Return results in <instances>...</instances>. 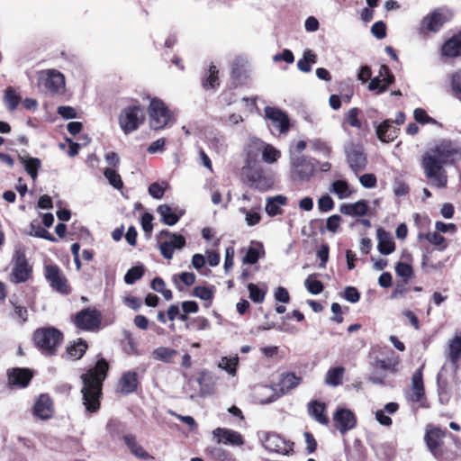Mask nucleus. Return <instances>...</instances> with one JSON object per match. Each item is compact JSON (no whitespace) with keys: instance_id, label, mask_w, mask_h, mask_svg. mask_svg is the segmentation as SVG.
I'll return each instance as SVG.
<instances>
[{"instance_id":"nucleus-1","label":"nucleus","mask_w":461,"mask_h":461,"mask_svg":"<svg viewBox=\"0 0 461 461\" xmlns=\"http://www.w3.org/2000/svg\"><path fill=\"white\" fill-rule=\"evenodd\" d=\"M459 160H461V146L450 140L443 139L423 153L420 167L430 185L443 189L448 183L445 166L456 165Z\"/></svg>"},{"instance_id":"nucleus-2","label":"nucleus","mask_w":461,"mask_h":461,"mask_svg":"<svg viewBox=\"0 0 461 461\" xmlns=\"http://www.w3.org/2000/svg\"><path fill=\"white\" fill-rule=\"evenodd\" d=\"M424 441L429 451L438 461H456L461 456V438L446 428L428 424Z\"/></svg>"},{"instance_id":"nucleus-3","label":"nucleus","mask_w":461,"mask_h":461,"mask_svg":"<svg viewBox=\"0 0 461 461\" xmlns=\"http://www.w3.org/2000/svg\"><path fill=\"white\" fill-rule=\"evenodd\" d=\"M109 364L104 357L98 359L95 365L82 374L83 387L81 390L83 403L89 412H96L101 406L103 384L108 375Z\"/></svg>"},{"instance_id":"nucleus-4","label":"nucleus","mask_w":461,"mask_h":461,"mask_svg":"<svg viewBox=\"0 0 461 461\" xmlns=\"http://www.w3.org/2000/svg\"><path fill=\"white\" fill-rule=\"evenodd\" d=\"M240 180L249 187L265 192L274 185V176L257 159V154H247L245 164L240 172Z\"/></svg>"},{"instance_id":"nucleus-5","label":"nucleus","mask_w":461,"mask_h":461,"mask_svg":"<svg viewBox=\"0 0 461 461\" xmlns=\"http://www.w3.org/2000/svg\"><path fill=\"white\" fill-rule=\"evenodd\" d=\"M64 339L63 333L55 327H41L34 330L32 341L35 347L46 356H55Z\"/></svg>"},{"instance_id":"nucleus-6","label":"nucleus","mask_w":461,"mask_h":461,"mask_svg":"<svg viewBox=\"0 0 461 461\" xmlns=\"http://www.w3.org/2000/svg\"><path fill=\"white\" fill-rule=\"evenodd\" d=\"M12 272L9 281L13 284L25 283L32 278V267L28 263L24 249H17L12 257Z\"/></svg>"},{"instance_id":"nucleus-7","label":"nucleus","mask_w":461,"mask_h":461,"mask_svg":"<svg viewBox=\"0 0 461 461\" xmlns=\"http://www.w3.org/2000/svg\"><path fill=\"white\" fill-rule=\"evenodd\" d=\"M148 113L149 115V126L155 131L166 128L172 120V113L167 104L158 97L150 100Z\"/></svg>"},{"instance_id":"nucleus-8","label":"nucleus","mask_w":461,"mask_h":461,"mask_svg":"<svg viewBox=\"0 0 461 461\" xmlns=\"http://www.w3.org/2000/svg\"><path fill=\"white\" fill-rule=\"evenodd\" d=\"M145 120L143 109L140 105H129L119 115V124L125 134L136 131Z\"/></svg>"},{"instance_id":"nucleus-9","label":"nucleus","mask_w":461,"mask_h":461,"mask_svg":"<svg viewBox=\"0 0 461 461\" xmlns=\"http://www.w3.org/2000/svg\"><path fill=\"white\" fill-rule=\"evenodd\" d=\"M44 276L50 287L56 292L63 295H68L72 292L68 278L61 268L55 264H48L44 266Z\"/></svg>"},{"instance_id":"nucleus-10","label":"nucleus","mask_w":461,"mask_h":461,"mask_svg":"<svg viewBox=\"0 0 461 461\" xmlns=\"http://www.w3.org/2000/svg\"><path fill=\"white\" fill-rule=\"evenodd\" d=\"M38 85L52 95L60 94L65 89V77L56 69L41 70L39 72Z\"/></svg>"},{"instance_id":"nucleus-11","label":"nucleus","mask_w":461,"mask_h":461,"mask_svg":"<svg viewBox=\"0 0 461 461\" xmlns=\"http://www.w3.org/2000/svg\"><path fill=\"white\" fill-rule=\"evenodd\" d=\"M158 240L160 253L167 259L173 258L176 249H180L185 246V239L184 236L172 233L167 230H161L158 235Z\"/></svg>"},{"instance_id":"nucleus-12","label":"nucleus","mask_w":461,"mask_h":461,"mask_svg":"<svg viewBox=\"0 0 461 461\" xmlns=\"http://www.w3.org/2000/svg\"><path fill=\"white\" fill-rule=\"evenodd\" d=\"M102 321V313L95 307H87L78 312L74 317L75 325L86 331H93L99 329Z\"/></svg>"},{"instance_id":"nucleus-13","label":"nucleus","mask_w":461,"mask_h":461,"mask_svg":"<svg viewBox=\"0 0 461 461\" xmlns=\"http://www.w3.org/2000/svg\"><path fill=\"white\" fill-rule=\"evenodd\" d=\"M423 369L424 364L412 374L410 390L406 393V398L408 401L420 403V407L425 408L428 405L425 404L426 392L423 381Z\"/></svg>"},{"instance_id":"nucleus-14","label":"nucleus","mask_w":461,"mask_h":461,"mask_svg":"<svg viewBox=\"0 0 461 461\" xmlns=\"http://www.w3.org/2000/svg\"><path fill=\"white\" fill-rule=\"evenodd\" d=\"M260 152L262 153V159L267 164L276 162L281 157L280 151L272 145L267 144L259 139L250 140L247 154H257V159H258Z\"/></svg>"},{"instance_id":"nucleus-15","label":"nucleus","mask_w":461,"mask_h":461,"mask_svg":"<svg viewBox=\"0 0 461 461\" xmlns=\"http://www.w3.org/2000/svg\"><path fill=\"white\" fill-rule=\"evenodd\" d=\"M448 20L449 17L442 10L436 9L423 17L420 24V32L422 34L438 32Z\"/></svg>"},{"instance_id":"nucleus-16","label":"nucleus","mask_w":461,"mask_h":461,"mask_svg":"<svg viewBox=\"0 0 461 461\" xmlns=\"http://www.w3.org/2000/svg\"><path fill=\"white\" fill-rule=\"evenodd\" d=\"M345 151L349 167L355 173L362 171L366 168L367 158L362 145L350 143L346 147Z\"/></svg>"},{"instance_id":"nucleus-17","label":"nucleus","mask_w":461,"mask_h":461,"mask_svg":"<svg viewBox=\"0 0 461 461\" xmlns=\"http://www.w3.org/2000/svg\"><path fill=\"white\" fill-rule=\"evenodd\" d=\"M33 377V372L29 368L14 367L7 370V385L10 389L26 388Z\"/></svg>"},{"instance_id":"nucleus-18","label":"nucleus","mask_w":461,"mask_h":461,"mask_svg":"<svg viewBox=\"0 0 461 461\" xmlns=\"http://www.w3.org/2000/svg\"><path fill=\"white\" fill-rule=\"evenodd\" d=\"M334 426L344 434L347 431L355 428L357 424V418L353 411L345 408H339L333 415Z\"/></svg>"},{"instance_id":"nucleus-19","label":"nucleus","mask_w":461,"mask_h":461,"mask_svg":"<svg viewBox=\"0 0 461 461\" xmlns=\"http://www.w3.org/2000/svg\"><path fill=\"white\" fill-rule=\"evenodd\" d=\"M54 412L53 401L47 393L41 394L34 403L32 413L35 417L47 420Z\"/></svg>"},{"instance_id":"nucleus-20","label":"nucleus","mask_w":461,"mask_h":461,"mask_svg":"<svg viewBox=\"0 0 461 461\" xmlns=\"http://www.w3.org/2000/svg\"><path fill=\"white\" fill-rule=\"evenodd\" d=\"M266 116L269 119L280 133H286L290 130V120L288 115L279 108L266 107Z\"/></svg>"},{"instance_id":"nucleus-21","label":"nucleus","mask_w":461,"mask_h":461,"mask_svg":"<svg viewBox=\"0 0 461 461\" xmlns=\"http://www.w3.org/2000/svg\"><path fill=\"white\" fill-rule=\"evenodd\" d=\"M315 171L314 165L305 157H296L293 160V176L299 180H309Z\"/></svg>"},{"instance_id":"nucleus-22","label":"nucleus","mask_w":461,"mask_h":461,"mask_svg":"<svg viewBox=\"0 0 461 461\" xmlns=\"http://www.w3.org/2000/svg\"><path fill=\"white\" fill-rule=\"evenodd\" d=\"M139 385L138 374L135 371H128L122 374L117 384V392L123 395L134 393Z\"/></svg>"},{"instance_id":"nucleus-23","label":"nucleus","mask_w":461,"mask_h":461,"mask_svg":"<svg viewBox=\"0 0 461 461\" xmlns=\"http://www.w3.org/2000/svg\"><path fill=\"white\" fill-rule=\"evenodd\" d=\"M440 50L441 55L446 58L455 59L461 57V30L447 39L442 44Z\"/></svg>"},{"instance_id":"nucleus-24","label":"nucleus","mask_w":461,"mask_h":461,"mask_svg":"<svg viewBox=\"0 0 461 461\" xmlns=\"http://www.w3.org/2000/svg\"><path fill=\"white\" fill-rule=\"evenodd\" d=\"M122 440L130 450V452L140 460H153L154 456L148 453L141 445L137 441V438L133 434H126L122 436Z\"/></svg>"},{"instance_id":"nucleus-25","label":"nucleus","mask_w":461,"mask_h":461,"mask_svg":"<svg viewBox=\"0 0 461 461\" xmlns=\"http://www.w3.org/2000/svg\"><path fill=\"white\" fill-rule=\"evenodd\" d=\"M393 120L386 119L376 128L377 138L385 143L393 141L399 134L400 129L393 126Z\"/></svg>"},{"instance_id":"nucleus-26","label":"nucleus","mask_w":461,"mask_h":461,"mask_svg":"<svg viewBox=\"0 0 461 461\" xmlns=\"http://www.w3.org/2000/svg\"><path fill=\"white\" fill-rule=\"evenodd\" d=\"M368 211L369 203L364 199L353 203H342L339 206V212L341 213L352 217H363L368 213Z\"/></svg>"},{"instance_id":"nucleus-27","label":"nucleus","mask_w":461,"mask_h":461,"mask_svg":"<svg viewBox=\"0 0 461 461\" xmlns=\"http://www.w3.org/2000/svg\"><path fill=\"white\" fill-rule=\"evenodd\" d=\"M326 409V404L319 400H312L307 405L309 415L322 425H328L330 422Z\"/></svg>"},{"instance_id":"nucleus-28","label":"nucleus","mask_w":461,"mask_h":461,"mask_svg":"<svg viewBox=\"0 0 461 461\" xmlns=\"http://www.w3.org/2000/svg\"><path fill=\"white\" fill-rule=\"evenodd\" d=\"M213 435L217 438L218 443L240 446L244 442L240 433L229 429L217 428L213 430Z\"/></svg>"},{"instance_id":"nucleus-29","label":"nucleus","mask_w":461,"mask_h":461,"mask_svg":"<svg viewBox=\"0 0 461 461\" xmlns=\"http://www.w3.org/2000/svg\"><path fill=\"white\" fill-rule=\"evenodd\" d=\"M376 234L378 240V251L383 255H389L393 253L395 250V243L391 234L383 228H378Z\"/></svg>"},{"instance_id":"nucleus-30","label":"nucleus","mask_w":461,"mask_h":461,"mask_svg":"<svg viewBox=\"0 0 461 461\" xmlns=\"http://www.w3.org/2000/svg\"><path fill=\"white\" fill-rule=\"evenodd\" d=\"M202 86L204 90H215L220 86L219 70L212 63L209 66L208 72L202 77Z\"/></svg>"},{"instance_id":"nucleus-31","label":"nucleus","mask_w":461,"mask_h":461,"mask_svg":"<svg viewBox=\"0 0 461 461\" xmlns=\"http://www.w3.org/2000/svg\"><path fill=\"white\" fill-rule=\"evenodd\" d=\"M423 239L429 241L431 245H434L438 251H444L448 247V241L447 239L437 230L420 233L419 240Z\"/></svg>"},{"instance_id":"nucleus-32","label":"nucleus","mask_w":461,"mask_h":461,"mask_svg":"<svg viewBox=\"0 0 461 461\" xmlns=\"http://www.w3.org/2000/svg\"><path fill=\"white\" fill-rule=\"evenodd\" d=\"M88 348L86 341L81 338L67 347V355L73 360L81 359Z\"/></svg>"},{"instance_id":"nucleus-33","label":"nucleus","mask_w":461,"mask_h":461,"mask_svg":"<svg viewBox=\"0 0 461 461\" xmlns=\"http://www.w3.org/2000/svg\"><path fill=\"white\" fill-rule=\"evenodd\" d=\"M301 382L302 377L297 376L293 372L282 374L279 382L280 390L282 391L283 393H287L288 392L298 386L301 384Z\"/></svg>"},{"instance_id":"nucleus-34","label":"nucleus","mask_w":461,"mask_h":461,"mask_svg":"<svg viewBox=\"0 0 461 461\" xmlns=\"http://www.w3.org/2000/svg\"><path fill=\"white\" fill-rule=\"evenodd\" d=\"M447 357L452 365L457 368L458 361L461 359V337L455 336L448 343Z\"/></svg>"},{"instance_id":"nucleus-35","label":"nucleus","mask_w":461,"mask_h":461,"mask_svg":"<svg viewBox=\"0 0 461 461\" xmlns=\"http://www.w3.org/2000/svg\"><path fill=\"white\" fill-rule=\"evenodd\" d=\"M345 372V367L341 366L330 367L326 373L325 383L334 387L342 384Z\"/></svg>"},{"instance_id":"nucleus-36","label":"nucleus","mask_w":461,"mask_h":461,"mask_svg":"<svg viewBox=\"0 0 461 461\" xmlns=\"http://www.w3.org/2000/svg\"><path fill=\"white\" fill-rule=\"evenodd\" d=\"M287 203V198L284 195H276L272 198H268L266 204V212L267 213L273 217L279 215L283 212L281 209V205H285Z\"/></svg>"},{"instance_id":"nucleus-37","label":"nucleus","mask_w":461,"mask_h":461,"mask_svg":"<svg viewBox=\"0 0 461 461\" xmlns=\"http://www.w3.org/2000/svg\"><path fill=\"white\" fill-rule=\"evenodd\" d=\"M19 160L22 164L24 165L25 171L27 174L35 180L38 176V171L41 167V161L38 158L32 157H21L19 156Z\"/></svg>"},{"instance_id":"nucleus-38","label":"nucleus","mask_w":461,"mask_h":461,"mask_svg":"<svg viewBox=\"0 0 461 461\" xmlns=\"http://www.w3.org/2000/svg\"><path fill=\"white\" fill-rule=\"evenodd\" d=\"M317 62V55L311 50L303 51V58L297 62V68L300 71L309 73L312 70V65Z\"/></svg>"},{"instance_id":"nucleus-39","label":"nucleus","mask_w":461,"mask_h":461,"mask_svg":"<svg viewBox=\"0 0 461 461\" xmlns=\"http://www.w3.org/2000/svg\"><path fill=\"white\" fill-rule=\"evenodd\" d=\"M176 355L177 351L176 349L167 347H158L152 351V357L155 360L165 363H171Z\"/></svg>"},{"instance_id":"nucleus-40","label":"nucleus","mask_w":461,"mask_h":461,"mask_svg":"<svg viewBox=\"0 0 461 461\" xmlns=\"http://www.w3.org/2000/svg\"><path fill=\"white\" fill-rule=\"evenodd\" d=\"M9 303L13 306L14 312L12 317L21 325L28 321V310L25 306L20 304L17 300L11 298Z\"/></svg>"},{"instance_id":"nucleus-41","label":"nucleus","mask_w":461,"mask_h":461,"mask_svg":"<svg viewBox=\"0 0 461 461\" xmlns=\"http://www.w3.org/2000/svg\"><path fill=\"white\" fill-rule=\"evenodd\" d=\"M195 275L191 272H182L180 274L174 275L172 281L177 290L183 291L184 287L181 285L183 283L186 286H191L195 283Z\"/></svg>"},{"instance_id":"nucleus-42","label":"nucleus","mask_w":461,"mask_h":461,"mask_svg":"<svg viewBox=\"0 0 461 461\" xmlns=\"http://www.w3.org/2000/svg\"><path fill=\"white\" fill-rule=\"evenodd\" d=\"M330 192L336 194L339 199H345L353 194L350 190L349 185L346 180H335L331 184Z\"/></svg>"},{"instance_id":"nucleus-43","label":"nucleus","mask_w":461,"mask_h":461,"mask_svg":"<svg viewBox=\"0 0 461 461\" xmlns=\"http://www.w3.org/2000/svg\"><path fill=\"white\" fill-rule=\"evenodd\" d=\"M158 212L161 215L162 221L169 226L175 225L180 217L172 211L171 207L167 204H162L158 207Z\"/></svg>"},{"instance_id":"nucleus-44","label":"nucleus","mask_w":461,"mask_h":461,"mask_svg":"<svg viewBox=\"0 0 461 461\" xmlns=\"http://www.w3.org/2000/svg\"><path fill=\"white\" fill-rule=\"evenodd\" d=\"M399 360L397 358L375 359L373 366L375 370L390 371L391 373H397Z\"/></svg>"},{"instance_id":"nucleus-45","label":"nucleus","mask_w":461,"mask_h":461,"mask_svg":"<svg viewBox=\"0 0 461 461\" xmlns=\"http://www.w3.org/2000/svg\"><path fill=\"white\" fill-rule=\"evenodd\" d=\"M104 175L108 180L109 184L115 189L121 190L123 187V182L121 176L113 167H107L104 171Z\"/></svg>"},{"instance_id":"nucleus-46","label":"nucleus","mask_w":461,"mask_h":461,"mask_svg":"<svg viewBox=\"0 0 461 461\" xmlns=\"http://www.w3.org/2000/svg\"><path fill=\"white\" fill-rule=\"evenodd\" d=\"M145 273V268L142 265L134 266L130 268L124 276V281L128 285H133L137 280L140 279Z\"/></svg>"},{"instance_id":"nucleus-47","label":"nucleus","mask_w":461,"mask_h":461,"mask_svg":"<svg viewBox=\"0 0 461 461\" xmlns=\"http://www.w3.org/2000/svg\"><path fill=\"white\" fill-rule=\"evenodd\" d=\"M339 96L345 102L349 103L353 95L354 87L347 81H340L338 83Z\"/></svg>"},{"instance_id":"nucleus-48","label":"nucleus","mask_w":461,"mask_h":461,"mask_svg":"<svg viewBox=\"0 0 461 461\" xmlns=\"http://www.w3.org/2000/svg\"><path fill=\"white\" fill-rule=\"evenodd\" d=\"M106 429L111 437L113 438L122 439V436H126L123 434L125 426L119 420H110L106 425Z\"/></svg>"},{"instance_id":"nucleus-49","label":"nucleus","mask_w":461,"mask_h":461,"mask_svg":"<svg viewBox=\"0 0 461 461\" xmlns=\"http://www.w3.org/2000/svg\"><path fill=\"white\" fill-rule=\"evenodd\" d=\"M395 273L398 276L402 277L403 280H410L414 276L413 268L408 262L396 263Z\"/></svg>"},{"instance_id":"nucleus-50","label":"nucleus","mask_w":461,"mask_h":461,"mask_svg":"<svg viewBox=\"0 0 461 461\" xmlns=\"http://www.w3.org/2000/svg\"><path fill=\"white\" fill-rule=\"evenodd\" d=\"M249 298L256 303H261L265 300L267 290L259 288L257 285L249 283L248 285Z\"/></svg>"},{"instance_id":"nucleus-51","label":"nucleus","mask_w":461,"mask_h":461,"mask_svg":"<svg viewBox=\"0 0 461 461\" xmlns=\"http://www.w3.org/2000/svg\"><path fill=\"white\" fill-rule=\"evenodd\" d=\"M5 101L6 106L10 111L14 110L21 101V96L15 92L13 87H8L5 90Z\"/></svg>"},{"instance_id":"nucleus-52","label":"nucleus","mask_w":461,"mask_h":461,"mask_svg":"<svg viewBox=\"0 0 461 461\" xmlns=\"http://www.w3.org/2000/svg\"><path fill=\"white\" fill-rule=\"evenodd\" d=\"M304 285L307 290L312 294H321L324 288L322 283L320 280L316 279L313 275H310L306 278Z\"/></svg>"},{"instance_id":"nucleus-53","label":"nucleus","mask_w":461,"mask_h":461,"mask_svg":"<svg viewBox=\"0 0 461 461\" xmlns=\"http://www.w3.org/2000/svg\"><path fill=\"white\" fill-rule=\"evenodd\" d=\"M450 86L453 95L461 100V68L452 73L450 77Z\"/></svg>"},{"instance_id":"nucleus-54","label":"nucleus","mask_w":461,"mask_h":461,"mask_svg":"<svg viewBox=\"0 0 461 461\" xmlns=\"http://www.w3.org/2000/svg\"><path fill=\"white\" fill-rule=\"evenodd\" d=\"M360 111L358 108L354 107L348 111V113L345 114V120L348 124H349L351 127L361 129L362 128V122L358 119Z\"/></svg>"},{"instance_id":"nucleus-55","label":"nucleus","mask_w":461,"mask_h":461,"mask_svg":"<svg viewBox=\"0 0 461 461\" xmlns=\"http://www.w3.org/2000/svg\"><path fill=\"white\" fill-rule=\"evenodd\" d=\"M230 77L235 84V86H237L243 79L247 78L246 70L241 65L238 63L233 64L230 71Z\"/></svg>"},{"instance_id":"nucleus-56","label":"nucleus","mask_w":461,"mask_h":461,"mask_svg":"<svg viewBox=\"0 0 461 461\" xmlns=\"http://www.w3.org/2000/svg\"><path fill=\"white\" fill-rule=\"evenodd\" d=\"M238 365L237 357H223L219 364V366L224 370H226L230 375L236 374V367Z\"/></svg>"},{"instance_id":"nucleus-57","label":"nucleus","mask_w":461,"mask_h":461,"mask_svg":"<svg viewBox=\"0 0 461 461\" xmlns=\"http://www.w3.org/2000/svg\"><path fill=\"white\" fill-rule=\"evenodd\" d=\"M210 453L215 461H233L231 454L221 447H212Z\"/></svg>"},{"instance_id":"nucleus-58","label":"nucleus","mask_w":461,"mask_h":461,"mask_svg":"<svg viewBox=\"0 0 461 461\" xmlns=\"http://www.w3.org/2000/svg\"><path fill=\"white\" fill-rule=\"evenodd\" d=\"M334 201L329 194L321 195L318 200V209L321 212H327L334 208Z\"/></svg>"},{"instance_id":"nucleus-59","label":"nucleus","mask_w":461,"mask_h":461,"mask_svg":"<svg viewBox=\"0 0 461 461\" xmlns=\"http://www.w3.org/2000/svg\"><path fill=\"white\" fill-rule=\"evenodd\" d=\"M193 294L203 301H212L213 298L212 290L206 286H195Z\"/></svg>"},{"instance_id":"nucleus-60","label":"nucleus","mask_w":461,"mask_h":461,"mask_svg":"<svg viewBox=\"0 0 461 461\" xmlns=\"http://www.w3.org/2000/svg\"><path fill=\"white\" fill-rule=\"evenodd\" d=\"M413 117L416 122L421 124L435 123L436 121L431 118L422 108H416L413 112Z\"/></svg>"},{"instance_id":"nucleus-61","label":"nucleus","mask_w":461,"mask_h":461,"mask_svg":"<svg viewBox=\"0 0 461 461\" xmlns=\"http://www.w3.org/2000/svg\"><path fill=\"white\" fill-rule=\"evenodd\" d=\"M259 258L260 256L258 249L253 247H249L245 256L242 258V263L254 265L258 261Z\"/></svg>"},{"instance_id":"nucleus-62","label":"nucleus","mask_w":461,"mask_h":461,"mask_svg":"<svg viewBox=\"0 0 461 461\" xmlns=\"http://www.w3.org/2000/svg\"><path fill=\"white\" fill-rule=\"evenodd\" d=\"M372 34L382 40L386 37V24L383 21L375 22L371 27Z\"/></svg>"},{"instance_id":"nucleus-63","label":"nucleus","mask_w":461,"mask_h":461,"mask_svg":"<svg viewBox=\"0 0 461 461\" xmlns=\"http://www.w3.org/2000/svg\"><path fill=\"white\" fill-rule=\"evenodd\" d=\"M408 282H409V280L398 281L392 294H391V297L392 298L403 297L409 291V288L407 286Z\"/></svg>"},{"instance_id":"nucleus-64","label":"nucleus","mask_w":461,"mask_h":461,"mask_svg":"<svg viewBox=\"0 0 461 461\" xmlns=\"http://www.w3.org/2000/svg\"><path fill=\"white\" fill-rule=\"evenodd\" d=\"M344 298L352 303H357L360 299V293L354 286H347L344 291Z\"/></svg>"}]
</instances>
